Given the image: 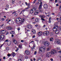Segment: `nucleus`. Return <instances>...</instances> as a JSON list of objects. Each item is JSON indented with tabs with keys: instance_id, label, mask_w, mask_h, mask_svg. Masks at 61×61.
Segmentation results:
<instances>
[{
	"instance_id": "72a5a7b5",
	"label": "nucleus",
	"mask_w": 61,
	"mask_h": 61,
	"mask_svg": "<svg viewBox=\"0 0 61 61\" xmlns=\"http://www.w3.org/2000/svg\"><path fill=\"white\" fill-rule=\"evenodd\" d=\"M22 59H19L18 61H22Z\"/></svg>"
},
{
	"instance_id": "39448f33",
	"label": "nucleus",
	"mask_w": 61,
	"mask_h": 61,
	"mask_svg": "<svg viewBox=\"0 0 61 61\" xmlns=\"http://www.w3.org/2000/svg\"><path fill=\"white\" fill-rule=\"evenodd\" d=\"M5 36L3 35H0V40H3L5 38Z\"/></svg>"
},
{
	"instance_id": "20e7f679",
	"label": "nucleus",
	"mask_w": 61,
	"mask_h": 61,
	"mask_svg": "<svg viewBox=\"0 0 61 61\" xmlns=\"http://www.w3.org/2000/svg\"><path fill=\"white\" fill-rule=\"evenodd\" d=\"M45 47L44 46H41V48L39 49V52H44L45 51Z\"/></svg>"
},
{
	"instance_id": "13d9d810",
	"label": "nucleus",
	"mask_w": 61,
	"mask_h": 61,
	"mask_svg": "<svg viewBox=\"0 0 61 61\" xmlns=\"http://www.w3.org/2000/svg\"><path fill=\"white\" fill-rule=\"evenodd\" d=\"M3 59H5V57L4 56L3 58Z\"/></svg>"
},
{
	"instance_id": "5fc2aeb1",
	"label": "nucleus",
	"mask_w": 61,
	"mask_h": 61,
	"mask_svg": "<svg viewBox=\"0 0 61 61\" xmlns=\"http://www.w3.org/2000/svg\"><path fill=\"white\" fill-rule=\"evenodd\" d=\"M25 58H28V56H25Z\"/></svg>"
},
{
	"instance_id": "f704fd0d",
	"label": "nucleus",
	"mask_w": 61,
	"mask_h": 61,
	"mask_svg": "<svg viewBox=\"0 0 61 61\" xmlns=\"http://www.w3.org/2000/svg\"><path fill=\"white\" fill-rule=\"evenodd\" d=\"M59 10H60V11H61V5L60 6Z\"/></svg>"
},
{
	"instance_id": "1a4fd4ad",
	"label": "nucleus",
	"mask_w": 61,
	"mask_h": 61,
	"mask_svg": "<svg viewBox=\"0 0 61 61\" xmlns=\"http://www.w3.org/2000/svg\"><path fill=\"white\" fill-rule=\"evenodd\" d=\"M51 56V53L50 52H47L46 56L47 57H48L49 56Z\"/></svg>"
},
{
	"instance_id": "473e14b6",
	"label": "nucleus",
	"mask_w": 61,
	"mask_h": 61,
	"mask_svg": "<svg viewBox=\"0 0 61 61\" xmlns=\"http://www.w3.org/2000/svg\"><path fill=\"white\" fill-rule=\"evenodd\" d=\"M41 18V20L42 21H45V20L43 18Z\"/></svg>"
},
{
	"instance_id": "dca6fc26",
	"label": "nucleus",
	"mask_w": 61,
	"mask_h": 61,
	"mask_svg": "<svg viewBox=\"0 0 61 61\" xmlns=\"http://www.w3.org/2000/svg\"><path fill=\"white\" fill-rule=\"evenodd\" d=\"M51 17H50V18L49 19V20L48 21V22L50 24L51 23Z\"/></svg>"
},
{
	"instance_id": "0eeeda50",
	"label": "nucleus",
	"mask_w": 61,
	"mask_h": 61,
	"mask_svg": "<svg viewBox=\"0 0 61 61\" xmlns=\"http://www.w3.org/2000/svg\"><path fill=\"white\" fill-rule=\"evenodd\" d=\"M25 53L27 55H29L30 54V52L29 51L27 50L25 51Z\"/></svg>"
},
{
	"instance_id": "338daca9",
	"label": "nucleus",
	"mask_w": 61,
	"mask_h": 61,
	"mask_svg": "<svg viewBox=\"0 0 61 61\" xmlns=\"http://www.w3.org/2000/svg\"><path fill=\"white\" fill-rule=\"evenodd\" d=\"M38 61H41V59H40L38 60Z\"/></svg>"
},
{
	"instance_id": "9b49d317",
	"label": "nucleus",
	"mask_w": 61,
	"mask_h": 61,
	"mask_svg": "<svg viewBox=\"0 0 61 61\" xmlns=\"http://www.w3.org/2000/svg\"><path fill=\"white\" fill-rule=\"evenodd\" d=\"M27 28L30 29L32 28V25H29L27 26Z\"/></svg>"
},
{
	"instance_id": "864d4df0",
	"label": "nucleus",
	"mask_w": 61,
	"mask_h": 61,
	"mask_svg": "<svg viewBox=\"0 0 61 61\" xmlns=\"http://www.w3.org/2000/svg\"><path fill=\"white\" fill-rule=\"evenodd\" d=\"M36 51L35 52V53H34V55H36Z\"/></svg>"
},
{
	"instance_id": "8fccbe9b",
	"label": "nucleus",
	"mask_w": 61,
	"mask_h": 61,
	"mask_svg": "<svg viewBox=\"0 0 61 61\" xmlns=\"http://www.w3.org/2000/svg\"><path fill=\"white\" fill-rule=\"evenodd\" d=\"M8 41V40H6L5 41V42H7Z\"/></svg>"
},
{
	"instance_id": "09e8293b",
	"label": "nucleus",
	"mask_w": 61,
	"mask_h": 61,
	"mask_svg": "<svg viewBox=\"0 0 61 61\" xmlns=\"http://www.w3.org/2000/svg\"><path fill=\"white\" fill-rule=\"evenodd\" d=\"M34 42V41H31L30 42V43H33H33H35V42Z\"/></svg>"
},
{
	"instance_id": "3c124183",
	"label": "nucleus",
	"mask_w": 61,
	"mask_h": 61,
	"mask_svg": "<svg viewBox=\"0 0 61 61\" xmlns=\"http://www.w3.org/2000/svg\"><path fill=\"white\" fill-rule=\"evenodd\" d=\"M34 47H36V45H35V44H34L33 46Z\"/></svg>"
},
{
	"instance_id": "7ed1b4c3",
	"label": "nucleus",
	"mask_w": 61,
	"mask_h": 61,
	"mask_svg": "<svg viewBox=\"0 0 61 61\" xmlns=\"http://www.w3.org/2000/svg\"><path fill=\"white\" fill-rule=\"evenodd\" d=\"M17 19L19 20H17V19H16V23H17V22H20V24H22L24 22V21H25V20H24V19H23L22 20V19H21V18H20L19 17L17 18Z\"/></svg>"
},
{
	"instance_id": "680f3d73",
	"label": "nucleus",
	"mask_w": 61,
	"mask_h": 61,
	"mask_svg": "<svg viewBox=\"0 0 61 61\" xmlns=\"http://www.w3.org/2000/svg\"><path fill=\"white\" fill-rule=\"evenodd\" d=\"M56 6H58L59 5H58V4H56Z\"/></svg>"
},
{
	"instance_id": "c03bdc74",
	"label": "nucleus",
	"mask_w": 61,
	"mask_h": 61,
	"mask_svg": "<svg viewBox=\"0 0 61 61\" xmlns=\"http://www.w3.org/2000/svg\"><path fill=\"white\" fill-rule=\"evenodd\" d=\"M38 4H39V3H36V5H38Z\"/></svg>"
},
{
	"instance_id": "2f4dec72",
	"label": "nucleus",
	"mask_w": 61,
	"mask_h": 61,
	"mask_svg": "<svg viewBox=\"0 0 61 61\" xmlns=\"http://www.w3.org/2000/svg\"><path fill=\"white\" fill-rule=\"evenodd\" d=\"M20 59H21L23 60V59H22V58H23V56H20Z\"/></svg>"
},
{
	"instance_id": "de8ad7c7",
	"label": "nucleus",
	"mask_w": 61,
	"mask_h": 61,
	"mask_svg": "<svg viewBox=\"0 0 61 61\" xmlns=\"http://www.w3.org/2000/svg\"><path fill=\"white\" fill-rule=\"evenodd\" d=\"M51 15H55V13H52Z\"/></svg>"
},
{
	"instance_id": "aec40b11",
	"label": "nucleus",
	"mask_w": 61,
	"mask_h": 61,
	"mask_svg": "<svg viewBox=\"0 0 61 61\" xmlns=\"http://www.w3.org/2000/svg\"><path fill=\"white\" fill-rule=\"evenodd\" d=\"M53 40H54V38H50V41H51V42H53Z\"/></svg>"
},
{
	"instance_id": "6e6d98bb",
	"label": "nucleus",
	"mask_w": 61,
	"mask_h": 61,
	"mask_svg": "<svg viewBox=\"0 0 61 61\" xmlns=\"http://www.w3.org/2000/svg\"><path fill=\"white\" fill-rule=\"evenodd\" d=\"M16 13V12H14L13 13H12V14H14L15 13Z\"/></svg>"
},
{
	"instance_id": "c9c22d12",
	"label": "nucleus",
	"mask_w": 61,
	"mask_h": 61,
	"mask_svg": "<svg viewBox=\"0 0 61 61\" xmlns=\"http://www.w3.org/2000/svg\"><path fill=\"white\" fill-rule=\"evenodd\" d=\"M12 33H10V34H14L15 33V32L14 31H12Z\"/></svg>"
},
{
	"instance_id": "49530a36",
	"label": "nucleus",
	"mask_w": 61,
	"mask_h": 61,
	"mask_svg": "<svg viewBox=\"0 0 61 61\" xmlns=\"http://www.w3.org/2000/svg\"><path fill=\"white\" fill-rule=\"evenodd\" d=\"M31 49H35V47H31Z\"/></svg>"
},
{
	"instance_id": "e433bc0d",
	"label": "nucleus",
	"mask_w": 61,
	"mask_h": 61,
	"mask_svg": "<svg viewBox=\"0 0 61 61\" xmlns=\"http://www.w3.org/2000/svg\"><path fill=\"white\" fill-rule=\"evenodd\" d=\"M18 50V48H17V49L15 51L16 52H17V51Z\"/></svg>"
},
{
	"instance_id": "603ef678",
	"label": "nucleus",
	"mask_w": 61,
	"mask_h": 61,
	"mask_svg": "<svg viewBox=\"0 0 61 61\" xmlns=\"http://www.w3.org/2000/svg\"><path fill=\"white\" fill-rule=\"evenodd\" d=\"M21 42L22 43H23L24 42V41L23 40H21Z\"/></svg>"
},
{
	"instance_id": "69168bd1",
	"label": "nucleus",
	"mask_w": 61,
	"mask_h": 61,
	"mask_svg": "<svg viewBox=\"0 0 61 61\" xmlns=\"http://www.w3.org/2000/svg\"><path fill=\"white\" fill-rule=\"evenodd\" d=\"M59 30H60L61 31V28H59Z\"/></svg>"
},
{
	"instance_id": "2eb2a0df",
	"label": "nucleus",
	"mask_w": 61,
	"mask_h": 61,
	"mask_svg": "<svg viewBox=\"0 0 61 61\" xmlns=\"http://www.w3.org/2000/svg\"><path fill=\"white\" fill-rule=\"evenodd\" d=\"M50 49H51V47L50 46L48 47L47 48V51H49L50 50Z\"/></svg>"
},
{
	"instance_id": "c756f323",
	"label": "nucleus",
	"mask_w": 61,
	"mask_h": 61,
	"mask_svg": "<svg viewBox=\"0 0 61 61\" xmlns=\"http://www.w3.org/2000/svg\"><path fill=\"white\" fill-rule=\"evenodd\" d=\"M45 16L44 15H41V18H45Z\"/></svg>"
},
{
	"instance_id": "4be33fe9",
	"label": "nucleus",
	"mask_w": 61,
	"mask_h": 61,
	"mask_svg": "<svg viewBox=\"0 0 61 61\" xmlns=\"http://www.w3.org/2000/svg\"><path fill=\"white\" fill-rule=\"evenodd\" d=\"M2 34H5V30H2Z\"/></svg>"
},
{
	"instance_id": "cd10ccee",
	"label": "nucleus",
	"mask_w": 61,
	"mask_h": 61,
	"mask_svg": "<svg viewBox=\"0 0 61 61\" xmlns=\"http://www.w3.org/2000/svg\"><path fill=\"white\" fill-rule=\"evenodd\" d=\"M51 55H53L55 54V52L53 51H51Z\"/></svg>"
},
{
	"instance_id": "412c9836",
	"label": "nucleus",
	"mask_w": 61,
	"mask_h": 61,
	"mask_svg": "<svg viewBox=\"0 0 61 61\" xmlns=\"http://www.w3.org/2000/svg\"><path fill=\"white\" fill-rule=\"evenodd\" d=\"M30 13L32 14L34 13V11L32 9L30 10Z\"/></svg>"
},
{
	"instance_id": "774afa93",
	"label": "nucleus",
	"mask_w": 61,
	"mask_h": 61,
	"mask_svg": "<svg viewBox=\"0 0 61 61\" xmlns=\"http://www.w3.org/2000/svg\"><path fill=\"white\" fill-rule=\"evenodd\" d=\"M59 53H61V51H59Z\"/></svg>"
},
{
	"instance_id": "79ce46f5",
	"label": "nucleus",
	"mask_w": 61,
	"mask_h": 61,
	"mask_svg": "<svg viewBox=\"0 0 61 61\" xmlns=\"http://www.w3.org/2000/svg\"><path fill=\"white\" fill-rule=\"evenodd\" d=\"M9 7V5H7L6 6V7L7 8V7Z\"/></svg>"
},
{
	"instance_id": "052dcab7",
	"label": "nucleus",
	"mask_w": 61,
	"mask_h": 61,
	"mask_svg": "<svg viewBox=\"0 0 61 61\" xmlns=\"http://www.w3.org/2000/svg\"><path fill=\"white\" fill-rule=\"evenodd\" d=\"M6 49L7 50H8V48L7 47H6Z\"/></svg>"
},
{
	"instance_id": "37998d69",
	"label": "nucleus",
	"mask_w": 61,
	"mask_h": 61,
	"mask_svg": "<svg viewBox=\"0 0 61 61\" xmlns=\"http://www.w3.org/2000/svg\"><path fill=\"white\" fill-rule=\"evenodd\" d=\"M20 28H18L17 29V30H18V31L20 30Z\"/></svg>"
},
{
	"instance_id": "6e6552de",
	"label": "nucleus",
	"mask_w": 61,
	"mask_h": 61,
	"mask_svg": "<svg viewBox=\"0 0 61 61\" xmlns=\"http://www.w3.org/2000/svg\"><path fill=\"white\" fill-rule=\"evenodd\" d=\"M56 43L57 44H58V45H60V40L59 39H57L56 41Z\"/></svg>"
},
{
	"instance_id": "e2e57ef3",
	"label": "nucleus",
	"mask_w": 61,
	"mask_h": 61,
	"mask_svg": "<svg viewBox=\"0 0 61 61\" xmlns=\"http://www.w3.org/2000/svg\"><path fill=\"white\" fill-rule=\"evenodd\" d=\"M25 4L26 5H28V4H27V2H26L25 3Z\"/></svg>"
},
{
	"instance_id": "393cba45",
	"label": "nucleus",
	"mask_w": 61,
	"mask_h": 61,
	"mask_svg": "<svg viewBox=\"0 0 61 61\" xmlns=\"http://www.w3.org/2000/svg\"><path fill=\"white\" fill-rule=\"evenodd\" d=\"M30 6V3H29L28 4V7H28L26 8L25 9H28V8H30V7H29Z\"/></svg>"
},
{
	"instance_id": "6ab92c4d",
	"label": "nucleus",
	"mask_w": 61,
	"mask_h": 61,
	"mask_svg": "<svg viewBox=\"0 0 61 61\" xmlns=\"http://www.w3.org/2000/svg\"><path fill=\"white\" fill-rule=\"evenodd\" d=\"M32 32L33 33V34H35L36 33V30L34 29H32Z\"/></svg>"
},
{
	"instance_id": "a18cd8bd",
	"label": "nucleus",
	"mask_w": 61,
	"mask_h": 61,
	"mask_svg": "<svg viewBox=\"0 0 61 61\" xmlns=\"http://www.w3.org/2000/svg\"><path fill=\"white\" fill-rule=\"evenodd\" d=\"M0 34H3L2 30L1 31H0Z\"/></svg>"
},
{
	"instance_id": "a211bd4d",
	"label": "nucleus",
	"mask_w": 61,
	"mask_h": 61,
	"mask_svg": "<svg viewBox=\"0 0 61 61\" xmlns=\"http://www.w3.org/2000/svg\"><path fill=\"white\" fill-rule=\"evenodd\" d=\"M42 32H39L38 33V35L39 36H40L42 35Z\"/></svg>"
},
{
	"instance_id": "bb28decb",
	"label": "nucleus",
	"mask_w": 61,
	"mask_h": 61,
	"mask_svg": "<svg viewBox=\"0 0 61 61\" xmlns=\"http://www.w3.org/2000/svg\"><path fill=\"white\" fill-rule=\"evenodd\" d=\"M18 47L20 48H22V45H21V44H20L19 45Z\"/></svg>"
},
{
	"instance_id": "f03ea898",
	"label": "nucleus",
	"mask_w": 61,
	"mask_h": 61,
	"mask_svg": "<svg viewBox=\"0 0 61 61\" xmlns=\"http://www.w3.org/2000/svg\"><path fill=\"white\" fill-rule=\"evenodd\" d=\"M43 43H44V45L46 46H49L50 43L49 42L45 40H44L43 41Z\"/></svg>"
},
{
	"instance_id": "a19ab883",
	"label": "nucleus",
	"mask_w": 61,
	"mask_h": 61,
	"mask_svg": "<svg viewBox=\"0 0 61 61\" xmlns=\"http://www.w3.org/2000/svg\"><path fill=\"white\" fill-rule=\"evenodd\" d=\"M36 0H35L34 1H33V4H35V2H36Z\"/></svg>"
},
{
	"instance_id": "4c0bfd02",
	"label": "nucleus",
	"mask_w": 61,
	"mask_h": 61,
	"mask_svg": "<svg viewBox=\"0 0 61 61\" xmlns=\"http://www.w3.org/2000/svg\"><path fill=\"white\" fill-rule=\"evenodd\" d=\"M1 20H2V21H4V20H5V19H4V18H2L1 19Z\"/></svg>"
},
{
	"instance_id": "5701e85b",
	"label": "nucleus",
	"mask_w": 61,
	"mask_h": 61,
	"mask_svg": "<svg viewBox=\"0 0 61 61\" xmlns=\"http://www.w3.org/2000/svg\"><path fill=\"white\" fill-rule=\"evenodd\" d=\"M11 55L12 56H13V57H14L15 56V53L14 52L11 54Z\"/></svg>"
},
{
	"instance_id": "4468645a",
	"label": "nucleus",
	"mask_w": 61,
	"mask_h": 61,
	"mask_svg": "<svg viewBox=\"0 0 61 61\" xmlns=\"http://www.w3.org/2000/svg\"><path fill=\"white\" fill-rule=\"evenodd\" d=\"M7 29L8 30H11L12 29V27L10 26H8L7 27Z\"/></svg>"
},
{
	"instance_id": "9d476101",
	"label": "nucleus",
	"mask_w": 61,
	"mask_h": 61,
	"mask_svg": "<svg viewBox=\"0 0 61 61\" xmlns=\"http://www.w3.org/2000/svg\"><path fill=\"white\" fill-rule=\"evenodd\" d=\"M13 42L15 44L17 45V42L16 41L15 39H13Z\"/></svg>"
},
{
	"instance_id": "ddd939ff",
	"label": "nucleus",
	"mask_w": 61,
	"mask_h": 61,
	"mask_svg": "<svg viewBox=\"0 0 61 61\" xmlns=\"http://www.w3.org/2000/svg\"><path fill=\"white\" fill-rule=\"evenodd\" d=\"M43 7L44 8H47V7H48V6L47 4H45L44 5Z\"/></svg>"
},
{
	"instance_id": "58836bf2",
	"label": "nucleus",
	"mask_w": 61,
	"mask_h": 61,
	"mask_svg": "<svg viewBox=\"0 0 61 61\" xmlns=\"http://www.w3.org/2000/svg\"><path fill=\"white\" fill-rule=\"evenodd\" d=\"M59 15H61V12L59 13Z\"/></svg>"
},
{
	"instance_id": "f257e3e1",
	"label": "nucleus",
	"mask_w": 61,
	"mask_h": 61,
	"mask_svg": "<svg viewBox=\"0 0 61 61\" xmlns=\"http://www.w3.org/2000/svg\"><path fill=\"white\" fill-rule=\"evenodd\" d=\"M58 28V26L57 25H55L54 28L53 29V31H54L55 32V33L56 34H58L59 33V31H58V30H56Z\"/></svg>"
},
{
	"instance_id": "f8f14e48",
	"label": "nucleus",
	"mask_w": 61,
	"mask_h": 61,
	"mask_svg": "<svg viewBox=\"0 0 61 61\" xmlns=\"http://www.w3.org/2000/svg\"><path fill=\"white\" fill-rule=\"evenodd\" d=\"M39 10H37L34 13V15H37V14H39Z\"/></svg>"
},
{
	"instance_id": "0e129e2a",
	"label": "nucleus",
	"mask_w": 61,
	"mask_h": 61,
	"mask_svg": "<svg viewBox=\"0 0 61 61\" xmlns=\"http://www.w3.org/2000/svg\"><path fill=\"white\" fill-rule=\"evenodd\" d=\"M57 49H58V50H60V48L59 47V48H57Z\"/></svg>"
},
{
	"instance_id": "423d86ee",
	"label": "nucleus",
	"mask_w": 61,
	"mask_h": 61,
	"mask_svg": "<svg viewBox=\"0 0 61 61\" xmlns=\"http://www.w3.org/2000/svg\"><path fill=\"white\" fill-rule=\"evenodd\" d=\"M42 2L41 1L40 5L39 6V10H41L42 9Z\"/></svg>"
},
{
	"instance_id": "b1692460",
	"label": "nucleus",
	"mask_w": 61,
	"mask_h": 61,
	"mask_svg": "<svg viewBox=\"0 0 61 61\" xmlns=\"http://www.w3.org/2000/svg\"><path fill=\"white\" fill-rule=\"evenodd\" d=\"M43 35L44 36H47L46 31L43 32Z\"/></svg>"
},
{
	"instance_id": "c85d7f7f",
	"label": "nucleus",
	"mask_w": 61,
	"mask_h": 61,
	"mask_svg": "<svg viewBox=\"0 0 61 61\" xmlns=\"http://www.w3.org/2000/svg\"><path fill=\"white\" fill-rule=\"evenodd\" d=\"M32 10H33V12H34L35 11H36V9H34L33 8L32 9Z\"/></svg>"
},
{
	"instance_id": "ea45409f",
	"label": "nucleus",
	"mask_w": 61,
	"mask_h": 61,
	"mask_svg": "<svg viewBox=\"0 0 61 61\" xmlns=\"http://www.w3.org/2000/svg\"><path fill=\"white\" fill-rule=\"evenodd\" d=\"M11 56V54H8V56Z\"/></svg>"
},
{
	"instance_id": "a878e982",
	"label": "nucleus",
	"mask_w": 61,
	"mask_h": 61,
	"mask_svg": "<svg viewBox=\"0 0 61 61\" xmlns=\"http://www.w3.org/2000/svg\"><path fill=\"white\" fill-rule=\"evenodd\" d=\"M45 32H46L47 36V35L49 34V31H45Z\"/></svg>"
},
{
	"instance_id": "bf43d9fd",
	"label": "nucleus",
	"mask_w": 61,
	"mask_h": 61,
	"mask_svg": "<svg viewBox=\"0 0 61 61\" xmlns=\"http://www.w3.org/2000/svg\"><path fill=\"white\" fill-rule=\"evenodd\" d=\"M51 61H53V59L52 58H51Z\"/></svg>"
},
{
	"instance_id": "7c9ffc66",
	"label": "nucleus",
	"mask_w": 61,
	"mask_h": 61,
	"mask_svg": "<svg viewBox=\"0 0 61 61\" xmlns=\"http://www.w3.org/2000/svg\"><path fill=\"white\" fill-rule=\"evenodd\" d=\"M12 3L13 4H14L15 3V0H12Z\"/></svg>"
},
{
	"instance_id": "4d7b16f0",
	"label": "nucleus",
	"mask_w": 61,
	"mask_h": 61,
	"mask_svg": "<svg viewBox=\"0 0 61 61\" xmlns=\"http://www.w3.org/2000/svg\"><path fill=\"white\" fill-rule=\"evenodd\" d=\"M35 19V18L34 17H32V18H31V20H32V19Z\"/></svg>"
},
{
	"instance_id": "f3484780",
	"label": "nucleus",
	"mask_w": 61,
	"mask_h": 61,
	"mask_svg": "<svg viewBox=\"0 0 61 61\" xmlns=\"http://www.w3.org/2000/svg\"><path fill=\"white\" fill-rule=\"evenodd\" d=\"M36 22H39V19L38 18H37L35 20Z\"/></svg>"
}]
</instances>
